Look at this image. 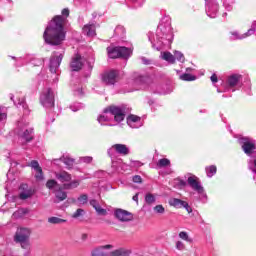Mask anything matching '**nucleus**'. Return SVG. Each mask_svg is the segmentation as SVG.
Returning a JSON list of instances; mask_svg holds the SVG:
<instances>
[{"label": "nucleus", "instance_id": "nucleus-50", "mask_svg": "<svg viewBox=\"0 0 256 256\" xmlns=\"http://www.w3.org/2000/svg\"><path fill=\"white\" fill-rule=\"evenodd\" d=\"M32 65H34V67H39L40 65H43V60L41 59H33L31 60Z\"/></svg>", "mask_w": 256, "mask_h": 256}, {"label": "nucleus", "instance_id": "nucleus-32", "mask_svg": "<svg viewBox=\"0 0 256 256\" xmlns=\"http://www.w3.org/2000/svg\"><path fill=\"white\" fill-rule=\"evenodd\" d=\"M169 165H171V161L167 158H162L156 163L157 169H163V167H169Z\"/></svg>", "mask_w": 256, "mask_h": 256}, {"label": "nucleus", "instance_id": "nucleus-18", "mask_svg": "<svg viewBox=\"0 0 256 256\" xmlns=\"http://www.w3.org/2000/svg\"><path fill=\"white\" fill-rule=\"evenodd\" d=\"M71 71H81L83 69V58L81 55L76 54L70 62Z\"/></svg>", "mask_w": 256, "mask_h": 256}, {"label": "nucleus", "instance_id": "nucleus-31", "mask_svg": "<svg viewBox=\"0 0 256 256\" xmlns=\"http://www.w3.org/2000/svg\"><path fill=\"white\" fill-rule=\"evenodd\" d=\"M80 184L79 180H70L69 183L63 184V189L70 190V189H77L78 185Z\"/></svg>", "mask_w": 256, "mask_h": 256}, {"label": "nucleus", "instance_id": "nucleus-9", "mask_svg": "<svg viewBox=\"0 0 256 256\" xmlns=\"http://www.w3.org/2000/svg\"><path fill=\"white\" fill-rule=\"evenodd\" d=\"M187 183L189 187L193 189V191H196V193H198L202 201H207V194L205 193V188H203L197 176H189L187 179Z\"/></svg>", "mask_w": 256, "mask_h": 256}, {"label": "nucleus", "instance_id": "nucleus-10", "mask_svg": "<svg viewBox=\"0 0 256 256\" xmlns=\"http://www.w3.org/2000/svg\"><path fill=\"white\" fill-rule=\"evenodd\" d=\"M129 153H131V150L125 144H114L107 150V154L111 159H116L117 155L126 157Z\"/></svg>", "mask_w": 256, "mask_h": 256}, {"label": "nucleus", "instance_id": "nucleus-25", "mask_svg": "<svg viewBox=\"0 0 256 256\" xmlns=\"http://www.w3.org/2000/svg\"><path fill=\"white\" fill-rule=\"evenodd\" d=\"M82 31L87 37H95V35H97V33L95 32V24H86L82 28Z\"/></svg>", "mask_w": 256, "mask_h": 256}, {"label": "nucleus", "instance_id": "nucleus-33", "mask_svg": "<svg viewBox=\"0 0 256 256\" xmlns=\"http://www.w3.org/2000/svg\"><path fill=\"white\" fill-rule=\"evenodd\" d=\"M205 171H206L207 177L211 178V177H213V175H215L217 173V166H215V165L208 166V167H206Z\"/></svg>", "mask_w": 256, "mask_h": 256}, {"label": "nucleus", "instance_id": "nucleus-7", "mask_svg": "<svg viewBox=\"0 0 256 256\" xmlns=\"http://www.w3.org/2000/svg\"><path fill=\"white\" fill-rule=\"evenodd\" d=\"M239 144L242 147L245 155L248 157H255L256 153V141L250 137H241L239 138Z\"/></svg>", "mask_w": 256, "mask_h": 256}, {"label": "nucleus", "instance_id": "nucleus-2", "mask_svg": "<svg viewBox=\"0 0 256 256\" xmlns=\"http://www.w3.org/2000/svg\"><path fill=\"white\" fill-rule=\"evenodd\" d=\"M147 35L152 48L156 49V51H161V49H163V45L173 43V28H171V20L169 18L162 19L157 27L155 36L152 32H149Z\"/></svg>", "mask_w": 256, "mask_h": 256}, {"label": "nucleus", "instance_id": "nucleus-12", "mask_svg": "<svg viewBox=\"0 0 256 256\" xmlns=\"http://www.w3.org/2000/svg\"><path fill=\"white\" fill-rule=\"evenodd\" d=\"M119 77V71L109 70L102 74V81L105 85H115L117 78Z\"/></svg>", "mask_w": 256, "mask_h": 256}, {"label": "nucleus", "instance_id": "nucleus-28", "mask_svg": "<svg viewBox=\"0 0 256 256\" xmlns=\"http://www.w3.org/2000/svg\"><path fill=\"white\" fill-rule=\"evenodd\" d=\"M240 80H241V75L234 74L228 77L227 83L229 87H235Z\"/></svg>", "mask_w": 256, "mask_h": 256}, {"label": "nucleus", "instance_id": "nucleus-55", "mask_svg": "<svg viewBox=\"0 0 256 256\" xmlns=\"http://www.w3.org/2000/svg\"><path fill=\"white\" fill-rule=\"evenodd\" d=\"M140 60L142 61L143 65H151V60L147 59L146 57H140Z\"/></svg>", "mask_w": 256, "mask_h": 256}, {"label": "nucleus", "instance_id": "nucleus-27", "mask_svg": "<svg viewBox=\"0 0 256 256\" xmlns=\"http://www.w3.org/2000/svg\"><path fill=\"white\" fill-rule=\"evenodd\" d=\"M27 213H29V209L20 208L12 214V217H13V219H23V217H25V215H27Z\"/></svg>", "mask_w": 256, "mask_h": 256}, {"label": "nucleus", "instance_id": "nucleus-54", "mask_svg": "<svg viewBox=\"0 0 256 256\" xmlns=\"http://www.w3.org/2000/svg\"><path fill=\"white\" fill-rule=\"evenodd\" d=\"M182 207H184V209H186L188 213H193V209L191 208V206H189V203H187L186 201L184 202V205Z\"/></svg>", "mask_w": 256, "mask_h": 256}, {"label": "nucleus", "instance_id": "nucleus-5", "mask_svg": "<svg viewBox=\"0 0 256 256\" xmlns=\"http://www.w3.org/2000/svg\"><path fill=\"white\" fill-rule=\"evenodd\" d=\"M104 113H109L110 115H113L116 123H121V121L125 120V116L131 113V109L127 107V105H121V106L112 105L107 107L104 110Z\"/></svg>", "mask_w": 256, "mask_h": 256}, {"label": "nucleus", "instance_id": "nucleus-39", "mask_svg": "<svg viewBox=\"0 0 256 256\" xmlns=\"http://www.w3.org/2000/svg\"><path fill=\"white\" fill-rule=\"evenodd\" d=\"M145 201L148 203V205H152V203H155L156 201L155 195L151 193L146 194Z\"/></svg>", "mask_w": 256, "mask_h": 256}, {"label": "nucleus", "instance_id": "nucleus-35", "mask_svg": "<svg viewBox=\"0 0 256 256\" xmlns=\"http://www.w3.org/2000/svg\"><path fill=\"white\" fill-rule=\"evenodd\" d=\"M55 195H56V199H58V201H65V199H67V192H65L61 189L57 190Z\"/></svg>", "mask_w": 256, "mask_h": 256}, {"label": "nucleus", "instance_id": "nucleus-24", "mask_svg": "<svg viewBox=\"0 0 256 256\" xmlns=\"http://www.w3.org/2000/svg\"><path fill=\"white\" fill-rule=\"evenodd\" d=\"M55 177L58 181H60V183H69V181L72 179L71 174H69L67 171L55 173Z\"/></svg>", "mask_w": 256, "mask_h": 256}, {"label": "nucleus", "instance_id": "nucleus-15", "mask_svg": "<svg viewBox=\"0 0 256 256\" xmlns=\"http://www.w3.org/2000/svg\"><path fill=\"white\" fill-rule=\"evenodd\" d=\"M127 125H129L131 129H139L140 127H143V120L137 115L130 114L127 117Z\"/></svg>", "mask_w": 256, "mask_h": 256}, {"label": "nucleus", "instance_id": "nucleus-61", "mask_svg": "<svg viewBox=\"0 0 256 256\" xmlns=\"http://www.w3.org/2000/svg\"><path fill=\"white\" fill-rule=\"evenodd\" d=\"M53 121H55V118H51L50 120L47 119V120H46V123H48V124H49V123H53Z\"/></svg>", "mask_w": 256, "mask_h": 256}, {"label": "nucleus", "instance_id": "nucleus-19", "mask_svg": "<svg viewBox=\"0 0 256 256\" xmlns=\"http://www.w3.org/2000/svg\"><path fill=\"white\" fill-rule=\"evenodd\" d=\"M218 12H219V5L209 4V1L206 0V13L208 17H210L211 19H215V17H217Z\"/></svg>", "mask_w": 256, "mask_h": 256}, {"label": "nucleus", "instance_id": "nucleus-46", "mask_svg": "<svg viewBox=\"0 0 256 256\" xmlns=\"http://www.w3.org/2000/svg\"><path fill=\"white\" fill-rule=\"evenodd\" d=\"M57 186V181L56 180H48L46 183V187L48 189H53V187Z\"/></svg>", "mask_w": 256, "mask_h": 256}, {"label": "nucleus", "instance_id": "nucleus-47", "mask_svg": "<svg viewBox=\"0 0 256 256\" xmlns=\"http://www.w3.org/2000/svg\"><path fill=\"white\" fill-rule=\"evenodd\" d=\"M84 212H85V211H84L83 209L78 208V209L76 210V212H74V214L72 215V217H73L74 219H77L78 217H81V215H83Z\"/></svg>", "mask_w": 256, "mask_h": 256}, {"label": "nucleus", "instance_id": "nucleus-51", "mask_svg": "<svg viewBox=\"0 0 256 256\" xmlns=\"http://www.w3.org/2000/svg\"><path fill=\"white\" fill-rule=\"evenodd\" d=\"M223 6L225 7L226 11H233V4H229V2L224 1Z\"/></svg>", "mask_w": 256, "mask_h": 256}, {"label": "nucleus", "instance_id": "nucleus-48", "mask_svg": "<svg viewBox=\"0 0 256 256\" xmlns=\"http://www.w3.org/2000/svg\"><path fill=\"white\" fill-rule=\"evenodd\" d=\"M176 249L178 251H185V244L182 241L176 242Z\"/></svg>", "mask_w": 256, "mask_h": 256}, {"label": "nucleus", "instance_id": "nucleus-4", "mask_svg": "<svg viewBox=\"0 0 256 256\" xmlns=\"http://www.w3.org/2000/svg\"><path fill=\"white\" fill-rule=\"evenodd\" d=\"M30 239H31V229L29 228H18L14 235L15 243H19L22 249H26L27 251H29L31 247Z\"/></svg>", "mask_w": 256, "mask_h": 256}, {"label": "nucleus", "instance_id": "nucleus-6", "mask_svg": "<svg viewBox=\"0 0 256 256\" xmlns=\"http://www.w3.org/2000/svg\"><path fill=\"white\" fill-rule=\"evenodd\" d=\"M110 59H129L133 54V49L125 46H116L107 48Z\"/></svg>", "mask_w": 256, "mask_h": 256}, {"label": "nucleus", "instance_id": "nucleus-8", "mask_svg": "<svg viewBox=\"0 0 256 256\" xmlns=\"http://www.w3.org/2000/svg\"><path fill=\"white\" fill-rule=\"evenodd\" d=\"M40 103L45 109L55 107V94L51 88H45L40 95Z\"/></svg>", "mask_w": 256, "mask_h": 256}, {"label": "nucleus", "instance_id": "nucleus-38", "mask_svg": "<svg viewBox=\"0 0 256 256\" xmlns=\"http://www.w3.org/2000/svg\"><path fill=\"white\" fill-rule=\"evenodd\" d=\"M108 113H104L103 115H100L98 117V123H100V125H105V123L109 122V116H107Z\"/></svg>", "mask_w": 256, "mask_h": 256}, {"label": "nucleus", "instance_id": "nucleus-37", "mask_svg": "<svg viewBox=\"0 0 256 256\" xmlns=\"http://www.w3.org/2000/svg\"><path fill=\"white\" fill-rule=\"evenodd\" d=\"M180 79L182 81H195L197 79V77H195L194 75L188 74V73H184L180 76Z\"/></svg>", "mask_w": 256, "mask_h": 256}, {"label": "nucleus", "instance_id": "nucleus-59", "mask_svg": "<svg viewBox=\"0 0 256 256\" xmlns=\"http://www.w3.org/2000/svg\"><path fill=\"white\" fill-rule=\"evenodd\" d=\"M133 201H135L136 203H139V194H136L133 196Z\"/></svg>", "mask_w": 256, "mask_h": 256}, {"label": "nucleus", "instance_id": "nucleus-34", "mask_svg": "<svg viewBox=\"0 0 256 256\" xmlns=\"http://www.w3.org/2000/svg\"><path fill=\"white\" fill-rule=\"evenodd\" d=\"M48 223H51L52 225H59L61 223H67V220L61 219L59 217H50L48 218Z\"/></svg>", "mask_w": 256, "mask_h": 256}, {"label": "nucleus", "instance_id": "nucleus-29", "mask_svg": "<svg viewBox=\"0 0 256 256\" xmlns=\"http://www.w3.org/2000/svg\"><path fill=\"white\" fill-rule=\"evenodd\" d=\"M169 205H171V207H175L176 209H181L183 205H185V201L179 198H172L169 200Z\"/></svg>", "mask_w": 256, "mask_h": 256}, {"label": "nucleus", "instance_id": "nucleus-57", "mask_svg": "<svg viewBox=\"0 0 256 256\" xmlns=\"http://www.w3.org/2000/svg\"><path fill=\"white\" fill-rule=\"evenodd\" d=\"M91 71H93V65H91L90 63L88 64V73H87V77H89L91 75Z\"/></svg>", "mask_w": 256, "mask_h": 256}, {"label": "nucleus", "instance_id": "nucleus-52", "mask_svg": "<svg viewBox=\"0 0 256 256\" xmlns=\"http://www.w3.org/2000/svg\"><path fill=\"white\" fill-rule=\"evenodd\" d=\"M177 185L178 187H186L187 186V182L185 180L182 179H176Z\"/></svg>", "mask_w": 256, "mask_h": 256}, {"label": "nucleus", "instance_id": "nucleus-16", "mask_svg": "<svg viewBox=\"0 0 256 256\" xmlns=\"http://www.w3.org/2000/svg\"><path fill=\"white\" fill-rule=\"evenodd\" d=\"M116 219L122 222L133 221V214L127 210L117 209L114 212Z\"/></svg>", "mask_w": 256, "mask_h": 256}, {"label": "nucleus", "instance_id": "nucleus-44", "mask_svg": "<svg viewBox=\"0 0 256 256\" xmlns=\"http://www.w3.org/2000/svg\"><path fill=\"white\" fill-rule=\"evenodd\" d=\"M88 196L87 194H82L80 197H78V203H80L81 205H85V203H87L88 200Z\"/></svg>", "mask_w": 256, "mask_h": 256}, {"label": "nucleus", "instance_id": "nucleus-42", "mask_svg": "<svg viewBox=\"0 0 256 256\" xmlns=\"http://www.w3.org/2000/svg\"><path fill=\"white\" fill-rule=\"evenodd\" d=\"M173 56H174V60L177 59V61H180L181 63L185 61V56L183 55V53L179 51H175Z\"/></svg>", "mask_w": 256, "mask_h": 256}, {"label": "nucleus", "instance_id": "nucleus-60", "mask_svg": "<svg viewBox=\"0 0 256 256\" xmlns=\"http://www.w3.org/2000/svg\"><path fill=\"white\" fill-rule=\"evenodd\" d=\"M76 95H83V90L82 89H78L76 91Z\"/></svg>", "mask_w": 256, "mask_h": 256}, {"label": "nucleus", "instance_id": "nucleus-41", "mask_svg": "<svg viewBox=\"0 0 256 256\" xmlns=\"http://www.w3.org/2000/svg\"><path fill=\"white\" fill-rule=\"evenodd\" d=\"M154 212L157 213V215H163L165 213V207H163L161 204H158L154 207Z\"/></svg>", "mask_w": 256, "mask_h": 256}, {"label": "nucleus", "instance_id": "nucleus-40", "mask_svg": "<svg viewBox=\"0 0 256 256\" xmlns=\"http://www.w3.org/2000/svg\"><path fill=\"white\" fill-rule=\"evenodd\" d=\"M114 33H115V35H118V37L120 36H123V35H125V27H123V26H117L116 28H115V30H114Z\"/></svg>", "mask_w": 256, "mask_h": 256}, {"label": "nucleus", "instance_id": "nucleus-63", "mask_svg": "<svg viewBox=\"0 0 256 256\" xmlns=\"http://www.w3.org/2000/svg\"><path fill=\"white\" fill-rule=\"evenodd\" d=\"M82 239H83V241H85L87 239V234H83Z\"/></svg>", "mask_w": 256, "mask_h": 256}, {"label": "nucleus", "instance_id": "nucleus-45", "mask_svg": "<svg viewBox=\"0 0 256 256\" xmlns=\"http://www.w3.org/2000/svg\"><path fill=\"white\" fill-rule=\"evenodd\" d=\"M131 3L132 9H137L138 7H141L143 5V2H140L139 0H131Z\"/></svg>", "mask_w": 256, "mask_h": 256}, {"label": "nucleus", "instance_id": "nucleus-53", "mask_svg": "<svg viewBox=\"0 0 256 256\" xmlns=\"http://www.w3.org/2000/svg\"><path fill=\"white\" fill-rule=\"evenodd\" d=\"M132 181H133V183H142L143 178H141V176H139V175H135V176H133Z\"/></svg>", "mask_w": 256, "mask_h": 256}, {"label": "nucleus", "instance_id": "nucleus-17", "mask_svg": "<svg viewBox=\"0 0 256 256\" xmlns=\"http://www.w3.org/2000/svg\"><path fill=\"white\" fill-rule=\"evenodd\" d=\"M19 190H20L19 197L22 200L29 199V198L33 197V195L35 193V191H33V189L29 188V185H27V184H22L19 187Z\"/></svg>", "mask_w": 256, "mask_h": 256}, {"label": "nucleus", "instance_id": "nucleus-30", "mask_svg": "<svg viewBox=\"0 0 256 256\" xmlns=\"http://www.w3.org/2000/svg\"><path fill=\"white\" fill-rule=\"evenodd\" d=\"M161 59L168 63H175V56L171 52H161Z\"/></svg>", "mask_w": 256, "mask_h": 256}, {"label": "nucleus", "instance_id": "nucleus-56", "mask_svg": "<svg viewBox=\"0 0 256 256\" xmlns=\"http://www.w3.org/2000/svg\"><path fill=\"white\" fill-rule=\"evenodd\" d=\"M7 119V114L1 112V106H0V121H5Z\"/></svg>", "mask_w": 256, "mask_h": 256}, {"label": "nucleus", "instance_id": "nucleus-22", "mask_svg": "<svg viewBox=\"0 0 256 256\" xmlns=\"http://www.w3.org/2000/svg\"><path fill=\"white\" fill-rule=\"evenodd\" d=\"M256 31V21H254L251 25V28L244 34L239 35L238 32H233L232 36L234 39H246V37H251V35L255 34Z\"/></svg>", "mask_w": 256, "mask_h": 256}, {"label": "nucleus", "instance_id": "nucleus-36", "mask_svg": "<svg viewBox=\"0 0 256 256\" xmlns=\"http://www.w3.org/2000/svg\"><path fill=\"white\" fill-rule=\"evenodd\" d=\"M180 239L186 241L187 243H193V239L189 237V234L185 231L179 233Z\"/></svg>", "mask_w": 256, "mask_h": 256}, {"label": "nucleus", "instance_id": "nucleus-23", "mask_svg": "<svg viewBox=\"0 0 256 256\" xmlns=\"http://www.w3.org/2000/svg\"><path fill=\"white\" fill-rule=\"evenodd\" d=\"M58 161H62L66 169H73V165H75V159L69 157V155H63L60 159H54L53 163L57 164Z\"/></svg>", "mask_w": 256, "mask_h": 256}, {"label": "nucleus", "instance_id": "nucleus-14", "mask_svg": "<svg viewBox=\"0 0 256 256\" xmlns=\"http://www.w3.org/2000/svg\"><path fill=\"white\" fill-rule=\"evenodd\" d=\"M10 99L13 101L14 105L18 107V109L25 110V113H29V106H27V103H25V96L23 94L18 93L16 94V101L15 96L13 94H10Z\"/></svg>", "mask_w": 256, "mask_h": 256}, {"label": "nucleus", "instance_id": "nucleus-3", "mask_svg": "<svg viewBox=\"0 0 256 256\" xmlns=\"http://www.w3.org/2000/svg\"><path fill=\"white\" fill-rule=\"evenodd\" d=\"M111 249H114V246L111 244L96 247L92 249L91 256H129L132 253L129 248H119L109 252Z\"/></svg>", "mask_w": 256, "mask_h": 256}, {"label": "nucleus", "instance_id": "nucleus-64", "mask_svg": "<svg viewBox=\"0 0 256 256\" xmlns=\"http://www.w3.org/2000/svg\"><path fill=\"white\" fill-rule=\"evenodd\" d=\"M31 252L27 251L24 255L29 256Z\"/></svg>", "mask_w": 256, "mask_h": 256}, {"label": "nucleus", "instance_id": "nucleus-13", "mask_svg": "<svg viewBox=\"0 0 256 256\" xmlns=\"http://www.w3.org/2000/svg\"><path fill=\"white\" fill-rule=\"evenodd\" d=\"M63 61V53L54 52L50 57V71L51 73H57V69L61 66V62Z\"/></svg>", "mask_w": 256, "mask_h": 256}, {"label": "nucleus", "instance_id": "nucleus-21", "mask_svg": "<svg viewBox=\"0 0 256 256\" xmlns=\"http://www.w3.org/2000/svg\"><path fill=\"white\" fill-rule=\"evenodd\" d=\"M30 167H32V169H34V171H36L35 179L37 181H43V179H44L43 169L41 168V166H39V162L36 160H32L30 163Z\"/></svg>", "mask_w": 256, "mask_h": 256}, {"label": "nucleus", "instance_id": "nucleus-20", "mask_svg": "<svg viewBox=\"0 0 256 256\" xmlns=\"http://www.w3.org/2000/svg\"><path fill=\"white\" fill-rule=\"evenodd\" d=\"M18 136L22 143L33 141V128L25 129L22 133H19Z\"/></svg>", "mask_w": 256, "mask_h": 256}, {"label": "nucleus", "instance_id": "nucleus-62", "mask_svg": "<svg viewBox=\"0 0 256 256\" xmlns=\"http://www.w3.org/2000/svg\"><path fill=\"white\" fill-rule=\"evenodd\" d=\"M135 165L137 166V167H141V165H143L141 162H139V161H136L135 162Z\"/></svg>", "mask_w": 256, "mask_h": 256}, {"label": "nucleus", "instance_id": "nucleus-11", "mask_svg": "<svg viewBox=\"0 0 256 256\" xmlns=\"http://www.w3.org/2000/svg\"><path fill=\"white\" fill-rule=\"evenodd\" d=\"M149 78L147 76H143L137 72L132 75V85L134 87V91H141V89H147V81Z\"/></svg>", "mask_w": 256, "mask_h": 256}, {"label": "nucleus", "instance_id": "nucleus-58", "mask_svg": "<svg viewBox=\"0 0 256 256\" xmlns=\"http://www.w3.org/2000/svg\"><path fill=\"white\" fill-rule=\"evenodd\" d=\"M212 83H217V74H213L211 77H210Z\"/></svg>", "mask_w": 256, "mask_h": 256}, {"label": "nucleus", "instance_id": "nucleus-43", "mask_svg": "<svg viewBox=\"0 0 256 256\" xmlns=\"http://www.w3.org/2000/svg\"><path fill=\"white\" fill-rule=\"evenodd\" d=\"M71 111H79V109H83V104L81 103H74L70 106Z\"/></svg>", "mask_w": 256, "mask_h": 256}, {"label": "nucleus", "instance_id": "nucleus-26", "mask_svg": "<svg viewBox=\"0 0 256 256\" xmlns=\"http://www.w3.org/2000/svg\"><path fill=\"white\" fill-rule=\"evenodd\" d=\"M90 205L95 208V211H97L99 215H107V210L101 208V205H99V202H97V200H90Z\"/></svg>", "mask_w": 256, "mask_h": 256}, {"label": "nucleus", "instance_id": "nucleus-49", "mask_svg": "<svg viewBox=\"0 0 256 256\" xmlns=\"http://www.w3.org/2000/svg\"><path fill=\"white\" fill-rule=\"evenodd\" d=\"M93 161V157L91 156H84L80 158V163H91Z\"/></svg>", "mask_w": 256, "mask_h": 256}, {"label": "nucleus", "instance_id": "nucleus-1", "mask_svg": "<svg viewBox=\"0 0 256 256\" xmlns=\"http://www.w3.org/2000/svg\"><path fill=\"white\" fill-rule=\"evenodd\" d=\"M66 17H69V9L64 8L62 15L55 16L49 22L43 34V39L47 45L57 46L63 44L67 37V32L65 31Z\"/></svg>", "mask_w": 256, "mask_h": 256}]
</instances>
